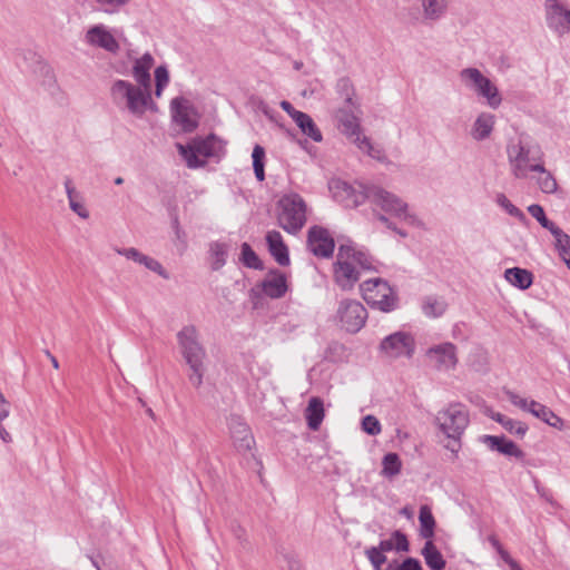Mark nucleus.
<instances>
[{"instance_id": "obj_61", "label": "nucleus", "mask_w": 570, "mask_h": 570, "mask_svg": "<svg viewBox=\"0 0 570 570\" xmlns=\"http://www.w3.org/2000/svg\"><path fill=\"white\" fill-rule=\"evenodd\" d=\"M350 266H351V267H354L355 269H358L360 272H361V271H364V269L358 265V259H351V261H350Z\"/></svg>"}, {"instance_id": "obj_46", "label": "nucleus", "mask_w": 570, "mask_h": 570, "mask_svg": "<svg viewBox=\"0 0 570 570\" xmlns=\"http://www.w3.org/2000/svg\"><path fill=\"white\" fill-rule=\"evenodd\" d=\"M385 570H423L419 560L414 558H406L402 563L392 561L387 564Z\"/></svg>"}, {"instance_id": "obj_35", "label": "nucleus", "mask_w": 570, "mask_h": 570, "mask_svg": "<svg viewBox=\"0 0 570 570\" xmlns=\"http://www.w3.org/2000/svg\"><path fill=\"white\" fill-rule=\"evenodd\" d=\"M538 174L537 184L542 193L553 194L558 189V184L553 175L546 169L544 165H541V168L534 171Z\"/></svg>"}, {"instance_id": "obj_45", "label": "nucleus", "mask_w": 570, "mask_h": 570, "mask_svg": "<svg viewBox=\"0 0 570 570\" xmlns=\"http://www.w3.org/2000/svg\"><path fill=\"white\" fill-rule=\"evenodd\" d=\"M140 265H142L147 269L156 273L157 275H159L164 279H168L169 278L168 272L163 267L160 262H158L157 259H155V258H153V257H150L148 255L144 254V256L141 258V262H140Z\"/></svg>"}, {"instance_id": "obj_5", "label": "nucleus", "mask_w": 570, "mask_h": 570, "mask_svg": "<svg viewBox=\"0 0 570 570\" xmlns=\"http://www.w3.org/2000/svg\"><path fill=\"white\" fill-rule=\"evenodd\" d=\"M507 153L511 173L519 179L528 178L530 173L540 169L543 164V153L537 145L519 140L509 145Z\"/></svg>"}, {"instance_id": "obj_7", "label": "nucleus", "mask_w": 570, "mask_h": 570, "mask_svg": "<svg viewBox=\"0 0 570 570\" xmlns=\"http://www.w3.org/2000/svg\"><path fill=\"white\" fill-rule=\"evenodd\" d=\"M177 149L189 168H199L205 166L206 158L223 156L225 142L210 135L205 139H195L187 146L177 144Z\"/></svg>"}, {"instance_id": "obj_37", "label": "nucleus", "mask_w": 570, "mask_h": 570, "mask_svg": "<svg viewBox=\"0 0 570 570\" xmlns=\"http://www.w3.org/2000/svg\"><path fill=\"white\" fill-rule=\"evenodd\" d=\"M493 419L500 423L503 429H505L509 433L515 434L518 436H523L528 431V425L521 421L513 420L503 414L498 413Z\"/></svg>"}, {"instance_id": "obj_52", "label": "nucleus", "mask_w": 570, "mask_h": 570, "mask_svg": "<svg viewBox=\"0 0 570 570\" xmlns=\"http://www.w3.org/2000/svg\"><path fill=\"white\" fill-rule=\"evenodd\" d=\"M63 186H65L66 195L68 198V204L73 200H79V199L83 198L81 193L76 189V187L70 178H67L63 181Z\"/></svg>"}, {"instance_id": "obj_48", "label": "nucleus", "mask_w": 570, "mask_h": 570, "mask_svg": "<svg viewBox=\"0 0 570 570\" xmlns=\"http://www.w3.org/2000/svg\"><path fill=\"white\" fill-rule=\"evenodd\" d=\"M508 399L514 406H517L523 411H527L529 413H532V409H533L532 404L537 403V401H534V400H529V399L522 397L513 392L508 393Z\"/></svg>"}, {"instance_id": "obj_10", "label": "nucleus", "mask_w": 570, "mask_h": 570, "mask_svg": "<svg viewBox=\"0 0 570 570\" xmlns=\"http://www.w3.org/2000/svg\"><path fill=\"white\" fill-rule=\"evenodd\" d=\"M364 301L373 308L389 313L396 308L397 297L387 282L371 278L361 284Z\"/></svg>"}, {"instance_id": "obj_4", "label": "nucleus", "mask_w": 570, "mask_h": 570, "mask_svg": "<svg viewBox=\"0 0 570 570\" xmlns=\"http://www.w3.org/2000/svg\"><path fill=\"white\" fill-rule=\"evenodd\" d=\"M469 422V411L461 403H451L435 414L434 424L449 439L444 448L451 451L453 460L461 450V436Z\"/></svg>"}, {"instance_id": "obj_43", "label": "nucleus", "mask_w": 570, "mask_h": 570, "mask_svg": "<svg viewBox=\"0 0 570 570\" xmlns=\"http://www.w3.org/2000/svg\"><path fill=\"white\" fill-rule=\"evenodd\" d=\"M528 212L533 218H535L539 222V224L543 228L548 229L549 232H551L557 226L553 222L547 218L542 206L538 204H532L528 207Z\"/></svg>"}, {"instance_id": "obj_64", "label": "nucleus", "mask_w": 570, "mask_h": 570, "mask_svg": "<svg viewBox=\"0 0 570 570\" xmlns=\"http://www.w3.org/2000/svg\"><path fill=\"white\" fill-rule=\"evenodd\" d=\"M570 269V253L566 257H560Z\"/></svg>"}, {"instance_id": "obj_50", "label": "nucleus", "mask_w": 570, "mask_h": 570, "mask_svg": "<svg viewBox=\"0 0 570 570\" xmlns=\"http://www.w3.org/2000/svg\"><path fill=\"white\" fill-rule=\"evenodd\" d=\"M116 253L140 265L144 253L135 247L117 248Z\"/></svg>"}, {"instance_id": "obj_8", "label": "nucleus", "mask_w": 570, "mask_h": 570, "mask_svg": "<svg viewBox=\"0 0 570 570\" xmlns=\"http://www.w3.org/2000/svg\"><path fill=\"white\" fill-rule=\"evenodd\" d=\"M461 83L479 98L485 100L491 109H498L502 104V96L490 78L478 68L468 67L459 72Z\"/></svg>"}, {"instance_id": "obj_47", "label": "nucleus", "mask_w": 570, "mask_h": 570, "mask_svg": "<svg viewBox=\"0 0 570 570\" xmlns=\"http://www.w3.org/2000/svg\"><path fill=\"white\" fill-rule=\"evenodd\" d=\"M362 429L368 435H379L382 431L380 421L374 415H366L362 420Z\"/></svg>"}, {"instance_id": "obj_36", "label": "nucleus", "mask_w": 570, "mask_h": 570, "mask_svg": "<svg viewBox=\"0 0 570 570\" xmlns=\"http://www.w3.org/2000/svg\"><path fill=\"white\" fill-rule=\"evenodd\" d=\"M402 462L396 453H387L383 456L382 460V471L381 474L385 478H394L401 472Z\"/></svg>"}, {"instance_id": "obj_25", "label": "nucleus", "mask_w": 570, "mask_h": 570, "mask_svg": "<svg viewBox=\"0 0 570 570\" xmlns=\"http://www.w3.org/2000/svg\"><path fill=\"white\" fill-rule=\"evenodd\" d=\"M494 125L495 116L491 112L483 111L479 114L473 121L470 136L475 141H483L491 136Z\"/></svg>"}, {"instance_id": "obj_60", "label": "nucleus", "mask_w": 570, "mask_h": 570, "mask_svg": "<svg viewBox=\"0 0 570 570\" xmlns=\"http://www.w3.org/2000/svg\"><path fill=\"white\" fill-rule=\"evenodd\" d=\"M489 540H490L492 547L498 551V553L503 549V547L501 546V543L499 542V540L495 537H490Z\"/></svg>"}, {"instance_id": "obj_29", "label": "nucleus", "mask_w": 570, "mask_h": 570, "mask_svg": "<svg viewBox=\"0 0 570 570\" xmlns=\"http://www.w3.org/2000/svg\"><path fill=\"white\" fill-rule=\"evenodd\" d=\"M504 278L512 286H515L520 289L529 288L533 283V276L528 269L512 267L508 268L504 272Z\"/></svg>"}, {"instance_id": "obj_63", "label": "nucleus", "mask_w": 570, "mask_h": 570, "mask_svg": "<svg viewBox=\"0 0 570 570\" xmlns=\"http://www.w3.org/2000/svg\"><path fill=\"white\" fill-rule=\"evenodd\" d=\"M50 362L56 370L59 368V362L56 356L50 355Z\"/></svg>"}, {"instance_id": "obj_9", "label": "nucleus", "mask_w": 570, "mask_h": 570, "mask_svg": "<svg viewBox=\"0 0 570 570\" xmlns=\"http://www.w3.org/2000/svg\"><path fill=\"white\" fill-rule=\"evenodd\" d=\"M370 202L382 210L404 220L409 225H421L420 219L416 215L409 212V206L402 198L380 186H370Z\"/></svg>"}, {"instance_id": "obj_18", "label": "nucleus", "mask_w": 570, "mask_h": 570, "mask_svg": "<svg viewBox=\"0 0 570 570\" xmlns=\"http://www.w3.org/2000/svg\"><path fill=\"white\" fill-rule=\"evenodd\" d=\"M173 119L184 131L190 132L198 126V115L189 100L176 97L170 102Z\"/></svg>"}, {"instance_id": "obj_54", "label": "nucleus", "mask_w": 570, "mask_h": 570, "mask_svg": "<svg viewBox=\"0 0 570 570\" xmlns=\"http://www.w3.org/2000/svg\"><path fill=\"white\" fill-rule=\"evenodd\" d=\"M100 6L105 8L107 12H114L120 7L127 4L130 0H96Z\"/></svg>"}, {"instance_id": "obj_44", "label": "nucleus", "mask_w": 570, "mask_h": 570, "mask_svg": "<svg viewBox=\"0 0 570 570\" xmlns=\"http://www.w3.org/2000/svg\"><path fill=\"white\" fill-rule=\"evenodd\" d=\"M243 264L250 268H259L261 267V261L258 256L255 254V252L252 249V247L244 243L242 245V257H240Z\"/></svg>"}, {"instance_id": "obj_51", "label": "nucleus", "mask_w": 570, "mask_h": 570, "mask_svg": "<svg viewBox=\"0 0 570 570\" xmlns=\"http://www.w3.org/2000/svg\"><path fill=\"white\" fill-rule=\"evenodd\" d=\"M69 208L81 219H88L90 216L83 198L69 203Z\"/></svg>"}, {"instance_id": "obj_26", "label": "nucleus", "mask_w": 570, "mask_h": 570, "mask_svg": "<svg viewBox=\"0 0 570 570\" xmlns=\"http://www.w3.org/2000/svg\"><path fill=\"white\" fill-rule=\"evenodd\" d=\"M266 242L268 245L269 253L275 258V261L282 266L288 265V249L287 246L284 244L281 233L276 230L268 232L266 235Z\"/></svg>"}, {"instance_id": "obj_30", "label": "nucleus", "mask_w": 570, "mask_h": 570, "mask_svg": "<svg viewBox=\"0 0 570 570\" xmlns=\"http://www.w3.org/2000/svg\"><path fill=\"white\" fill-rule=\"evenodd\" d=\"M294 121L301 131L313 141L321 142L323 140L320 128L309 115L302 111L299 115H296Z\"/></svg>"}, {"instance_id": "obj_11", "label": "nucleus", "mask_w": 570, "mask_h": 570, "mask_svg": "<svg viewBox=\"0 0 570 570\" xmlns=\"http://www.w3.org/2000/svg\"><path fill=\"white\" fill-rule=\"evenodd\" d=\"M278 224L287 233H296L306 222V205L298 194L285 195L281 198Z\"/></svg>"}, {"instance_id": "obj_40", "label": "nucleus", "mask_w": 570, "mask_h": 570, "mask_svg": "<svg viewBox=\"0 0 570 570\" xmlns=\"http://www.w3.org/2000/svg\"><path fill=\"white\" fill-rule=\"evenodd\" d=\"M495 203L504 209L510 216L519 219L521 223L525 222V215L515 205H513L504 194H498Z\"/></svg>"}, {"instance_id": "obj_19", "label": "nucleus", "mask_w": 570, "mask_h": 570, "mask_svg": "<svg viewBox=\"0 0 570 570\" xmlns=\"http://www.w3.org/2000/svg\"><path fill=\"white\" fill-rule=\"evenodd\" d=\"M228 428L236 449L240 452L250 451L254 445V438L246 422L238 415H230Z\"/></svg>"}, {"instance_id": "obj_58", "label": "nucleus", "mask_w": 570, "mask_h": 570, "mask_svg": "<svg viewBox=\"0 0 570 570\" xmlns=\"http://www.w3.org/2000/svg\"><path fill=\"white\" fill-rule=\"evenodd\" d=\"M0 439L4 443H10L12 441L11 434L6 430L3 424H0Z\"/></svg>"}, {"instance_id": "obj_13", "label": "nucleus", "mask_w": 570, "mask_h": 570, "mask_svg": "<svg viewBox=\"0 0 570 570\" xmlns=\"http://www.w3.org/2000/svg\"><path fill=\"white\" fill-rule=\"evenodd\" d=\"M336 317L342 328L350 333H357L367 320V311L356 299H343L340 302Z\"/></svg>"}, {"instance_id": "obj_57", "label": "nucleus", "mask_w": 570, "mask_h": 570, "mask_svg": "<svg viewBox=\"0 0 570 570\" xmlns=\"http://www.w3.org/2000/svg\"><path fill=\"white\" fill-rule=\"evenodd\" d=\"M234 534L236 537V539L242 543V544H245L247 543V534H246V531L245 529H243L240 525L236 527L235 530H234Z\"/></svg>"}, {"instance_id": "obj_1", "label": "nucleus", "mask_w": 570, "mask_h": 570, "mask_svg": "<svg viewBox=\"0 0 570 570\" xmlns=\"http://www.w3.org/2000/svg\"><path fill=\"white\" fill-rule=\"evenodd\" d=\"M180 355L188 367V380L195 389H200L207 372V352L194 325H185L176 334Z\"/></svg>"}, {"instance_id": "obj_49", "label": "nucleus", "mask_w": 570, "mask_h": 570, "mask_svg": "<svg viewBox=\"0 0 570 570\" xmlns=\"http://www.w3.org/2000/svg\"><path fill=\"white\" fill-rule=\"evenodd\" d=\"M365 556L372 566H383L386 562L385 554L377 547H371L366 549Z\"/></svg>"}, {"instance_id": "obj_2", "label": "nucleus", "mask_w": 570, "mask_h": 570, "mask_svg": "<svg viewBox=\"0 0 570 570\" xmlns=\"http://www.w3.org/2000/svg\"><path fill=\"white\" fill-rule=\"evenodd\" d=\"M110 98L119 110L137 118H142L147 111H157L151 89L128 80H115L110 86Z\"/></svg>"}, {"instance_id": "obj_6", "label": "nucleus", "mask_w": 570, "mask_h": 570, "mask_svg": "<svg viewBox=\"0 0 570 570\" xmlns=\"http://www.w3.org/2000/svg\"><path fill=\"white\" fill-rule=\"evenodd\" d=\"M336 118L342 132L362 151L370 157L385 161L386 156L382 148L373 145L371 139L362 131L358 117L350 109L342 108L337 111Z\"/></svg>"}, {"instance_id": "obj_32", "label": "nucleus", "mask_w": 570, "mask_h": 570, "mask_svg": "<svg viewBox=\"0 0 570 570\" xmlns=\"http://www.w3.org/2000/svg\"><path fill=\"white\" fill-rule=\"evenodd\" d=\"M448 308V303L441 296L430 295L422 302V312L428 317H440Z\"/></svg>"}, {"instance_id": "obj_3", "label": "nucleus", "mask_w": 570, "mask_h": 570, "mask_svg": "<svg viewBox=\"0 0 570 570\" xmlns=\"http://www.w3.org/2000/svg\"><path fill=\"white\" fill-rule=\"evenodd\" d=\"M351 259H358L363 269H372L375 263L367 250L352 240L341 244L334 263V281L344 291L353 288L360 279V271L350 266Z\"/></svg>"}, {"instance_id": "obj_56", "label": "nucleus", "mask_w": 570, "mask_h": 570, "mask_svg": "<svg viewBox=\"0 0 570 570\" xmlns=\"http://www.w3.org/2000/svg\"><path fill=\"white\" fill-rule=\"evenodd\" d=\"M281 108L294 120L302 111L296 110L287 100L281 101Z\"/></svg>"}, {"instance_id": "obj_22", "label": "nucleus", "mask_w": 570, "mask_h": 570, "mask_svg": "<svg viewBox=\"0 0 570 570\" xmlns=\"http://www.w3.org/2000/svg\"><path fill=\"white\" fill-rule=\"evenodd\" d=\"M419 13L424 22L441 20L448 12V0H419Z\"/></svg>"}, {"instance_id": "obj_55", "label": "nucleus", "mask_w": 570, "mask_h": 570, "mask_svg": "<svg viewBox=\"0 0 570 570\" xmlns=\"http://www.w3.org/2000/svg\"><path fill=\"white\" fill-rule=\"evenodd\" d=\"M499 554L501 556V558L503 559V561H504L505 563H508V564H509V567H510V569H511V570H523V569L519 566V563H518L515 560H513V559L510 557V554H509L504 549H502V550L499 552Z\"/></svg>"}, {"instance_id": "obj_17", "label": "nucleus", "mask_w": 570, "mask_h": 570, "mask_svg": "<svg viewBox=\"0 0 570 570\" xmlns=\"http://www.w3.org/2000/svg\"><path fill=\"white\" fill-rule=\"evenodd\" d=\"M307 247L315 256L328 258L333 255L335 243L327 229L313 226L307 233Z\"/></svg>"}, {"instance_id": "obj_59", "label": "nucleus", "mask_w": 570, "mask_h": 570, "mask_svg": "<svg viewBox=\"0 0 570 570\" xmlns=\"http://www.w3.org/2000/svg\"><path fill=\"white\" fill-rule=\"evenodd\" d=\"M9 405L0 406V424L9 416Z\"/></svg>"}, {"instance_id": "obj_16", "label": "nucleus", "mask_w": 570, "mask_h": 570, "mask_svg": "<svg viewBox=\"0 0 570 570\" xmlns=\"http://www.w3.org/2000/svg\"><path fill=\"white\" fill-rule=\"evenodd\" d=\"M544 14L548 28L558 36L570 32V9L561 0H546Z\"/></svg>"}, {"instance_id": "obj_31", "label": "nucleus", "mask_w": 570, "mask_h": 570, "mask_svg": "<svg viewBox=\"0 0 570 570\" xmlns=\"http://www.w3.org/2000/svg\"><path fill=\"white\" fill-rule=\"evenodd\" d=\"M422 556L431 570H443L445 568V560L432 540L425 542Z\"/></svg>"}, {"instance_id": "obj_39", "label": "nucleus", "mask_w": 570, "mask_h": 570, "mask_svg": "<svg viewBox=\"0 0 570 570\" xmlns=\"http://www.w3.org/2000/svg\"><path fill=\"white\" fill-rule=\"evenodd\" d=\"M554 237V246L560 257H566L570 254V235L564 233L559 226H556L551 232Z\"/></svg>"}, {"instance_id": "obj_38", "label": "nucleus", "mask_w": 570, "mask_h": 570, "mask_svg": "<svg viewBox=\"0 0 570 570\" xmlns=\"http://www.w3.org/2000/svg\"><path fill=\"white\" fill-rule=\"evenodd\" d=\"M210 254V264L212 268L215 271L220 269L225 263L227 257V247L223 243H212L209 247Z\"/></svg>"}, {"instance_id": "obj_41", "label": "nucleus", "mask_w": 570, "mask_h": 570, "mask_svg": "<svg viewBox=\"0 0 570 570\" xmlns=\"http://www.w3.org/2000/svg\"><path fill=\"white\" fill-rule=\"evenodd\" d=\"M264 157L265 150L262 146L256 145L253 149L252 158H253V168L257 180L263 181L265 178L264 173Z\"/></svg>"}, {"instance_id": "obj_27", "label": "nucleus", "mask_w": 570, "mask_h": 570, "mask_svg": "<svg viewBox=\"0 0 570 570\" xmlns=\"http://www.w3.org/2000/svg\"><path fill=\"white\" fill-rule=\"evenodd\" d=\"M307 425L312 431H317L324 419L323 402L318 397H312L305 411Z\"/></svg>"}, {"instance_id": "obj_28", "label": "nucleus", "mask_w": 570, "mask_h": 570, "mask_svg": "<svg viewBox=\"0 0 570 570\" xmlns=\"http://www.w3.org/2000/svg\"><path fill=\"white\" fill-rule=\"evenodd\" d=\"M532 415L537 419L543 421L549 426H552L559 431L564 429V421L560 416H558L551 409L546 406L544 404H541L537 402L535 404H532Z\"/></svg>"}, {"instance_id": "obj_24", "label": "nucleus", "mask_w": 570, "mask_h": 570, "mask_svg": "<svg viewBox=\"0 0 570 570\" xmlns=\"http://www.w3.org/2000/svg\"><path fill=\"white\" fill-rule=\"evenodd\" d=\"M262 292L271 298H281L287 292V281L283 273L271 272L262 282Z\"/></svg>"}, {"instance_id": "obj_15", "label": "nucleus", "mask_w": 570, "mask_h": 570, "mask_svg": "<svg viewBox=\"0 0 570 570\" xmlns=\"http://www.w3.org/2000/svg\"><path fill=\"white\" fill-rule=\"evenodd\" d=\"M425 356L439 372L454 371L459 362L458 348L451 342H444L429 347L425 352Z\"/></svg>"}, {"instance_id": "obj_21", "label": "nucleus", "mask_w": 570, "mask_h": 570, "mask_svg": "<svg viewBox=\"0 0 570 570\" xmlns=\"http://www.w3.org/2000/svg\"><path fill=\"white\" fill-rule=\"evenodd\" d=\"M481 441L490 450L498 451L501 454L514 456L517 459H523L524 456L523 451L514 442L505 439L504 436L483 435Z\"/></svg>"}, {"instance_id": "obj_33", "label": "nucleus", "mask_w": 570, "mask_h": 570, "mask_svg": "<svg viewBox=\"0 0 570 570\" xmlns=\"http://www.w3.org/2000/svg\"><path fill=\"white\" fill-rule=\"evenodd\" d=\"M419 521L421 537L426 540H432L434 535L435 520L428 505H422L420 508Z\"/></svg>"}, {"instance_id": "obj_62", "label": "nucleus", "mask_w": 570, "mask_h": 570, "mask_svg": "<svg viewBox=\"0 0 570 570\" xmlns=\"http://www.w3.org/2000/svg\"><path fill=\"white\" fill-rule=\"evenodd\" d=\"M377 218H379L382 223L386 224V225H387V227L392 228V225H391L390 220H389L384 215H379V216H377Z\"/></svg>"}, {"instance_id": "obj_12", "label": "nucleus", "mask_w": 570, "mask_h": 570, "mask_svg": "<svg viewBox=\"0 0 570 570\" xmlns=\"http://www.w3.org/2000/svg\"><path fill=\"white\" fill-rule=\"evenodd\" d=\"M370 186L355 181L350 184L341 178H332L328 189L332 197L346 208H355L370 200Z\"/></svg>"}, {"instance_id": "obj_34", "label": "nucleus", "mask_w": 570, "mask_h": 570, "mask_svg": "<svg viewBox=\"0 0 570 570\" xmlns=\"http://www.w3.org/2000/svg\"><path fill=\"white\" fill-rule=\"evenodd\" d=\"M377 548L383 552H389L395 549L396 551H409V541L405 534L395 531L390 539L382 540Z\"/></svg>"}, {"instance_id": "obj_20", "label": "nucleus", "mask_w": 570, "mask_h": 570, "mask_svg": "<svg viewBox=\"0 0 570 570\" xmlns=\"http://www.w3.org/2000/svg\"><path fill=\"white\" fill-rule=\"evenodd\" d=\"M85 39L88 45L111 53H117L120 48L119 42L104 24H96L89 28Z\"/></svg>"}, {"instance_id": "obj_42", "label": "nucleus", "mask_w": 570, "mask_h": 570, "mask_svg": "<svg viewBox=\"0 0 570 570\" xmlns=\"http://www.w3.org/2000/svg\"><path fill=\"white\" fill-rule=\"evenodd\" d=\"M155 96L160 98L164 89L169 83V72L165 66L155 69Z\"/></svg>"}, {"instance_id": "obj_53", "label": "nucleus", "mask_w": 570, "mask_h": 570, "mask_svg": "<svg viewBox=\"0 0 570 570\" xmlns=\"http://www.w3.org/2000/svg\"><path fill=\"white\" fill-rule=\"evenodd\" d=\"M337 90L342 94L345 95V100L348 105H352V98H351V94L353 91L352 89V85L350 82V80L347 78H341L338 81H337Z\"/></svg>"}, {"instance_id": "obj_23", "label": "nucleus", "mask_w": 570, "mask_h": 570, "mask_svg": "<svg viewBox=\"0 0 570 570\" xmlns=\"http://www.w3.org/2000/svg\"><path fill=\"white\" fill-rule=\"evenodd\" d=\"M154 65L155 59L149 52L134 60L132 77L137 85L151 89L150 70Z\"/></svg>"}, {"instance_id": "obj_14", "label": "nucleus", "mask_w": 570, "mask_h": 570, "mask_svg": "<svg viewBox=\"0 0 570 570\" xmlns=\"http://www.w3.org/2000/svg\"><path fill=\"white\" fill-rule=\"evenodd\" d=\"M380 348L390 358H411L415 351V340L410 333L395 332L381 342Z\"/></svg>"}]
</instances>
